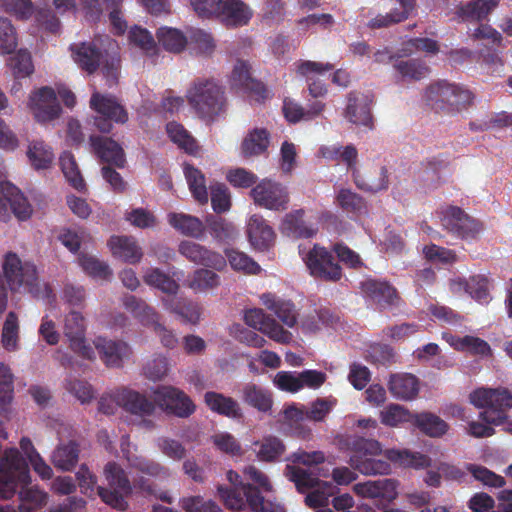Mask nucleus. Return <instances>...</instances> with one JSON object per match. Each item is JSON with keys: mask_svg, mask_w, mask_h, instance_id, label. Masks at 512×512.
<instances>
[{"mask_svg": "<svg viewBox=\"0 0 512 512\" xmlns=\"http://www.w3.org/2000/svg\"><path fill=\"white\" fill-rule=\"evenodd\" d=\"M108 246L114 257L130 264L139 262L143 256L136 240L130 236H112Z\"/></svg>", "mask_w": 512, "mask_h": 512, "instance_id": "30", "label": "nucleus"}, {"mask_svg": "<svg viewBox=\"0 0 512 512\" xmlns=\"http://www.w3.org/2000/svg\"><path fill=\"white\" fill-rule=\"evenodd\" d=\"M30 484L28 464L16 448L5 450L0 460V497L12 498L18 486L22 489Z\"/></svg>", "mask_w": 512, "mask_h": 512, "instance_id": "6", "label": "nucleus"}, {"mask_svg": "<svg viewBox=\"0 0 512 512\" xmlns=\"http://www.w3.org/2000/svg\"><path fill=\"white\" fill-rule=\"evenodd\" d=\"M30 106L38 122L45 123L58 118L61 106L57 94L51 87H42L30 97Z\"/></svg>", "mask_w": 512, "mask_h": 512, "instance_id": "16", "label": "nucleus"}, {"mask_svg": "<svg viewBox=\"0 0 512 512\" xmlns=\"http://www.w3.org/2000/svg\"><path fill=\"white\" fill-rule=\"evenodd\" d=\"M400 8H394L389 13L382 15L379 14L368 23L371 29H380L389 27L405 21L410 17L416 7V0H396Z\"/></svg>", "mask_w": 512, "mask_h": 512, "instance_id": "32", "label": "nucleus"}, {"mask_svg": "<svg viewBox=\"0 0 512 512\" xmlns=\"http://www.w3.org/2000/svg\"><path fill=\"white\" fill-rule=\"evenodd\" d=\"M4 277L11 290H17L22 285H33L37 279L34 264L22 263L16 253L8 252L3 262Z\"/></svg>", "mask_w": 512, "mask_h": 512, "instance_id": "15", "label": "nucleus"}, {"mask_svg": "<svg viewBox=\"0 0 512 512\" xmlns=\"http://www.w3.org/2000/svg\"><path fill=\"white\" fill-rule=\"evenodd\" d=\"M355 185L365 192L377 193L389 186L388 170L385 166H371L363 172L353 171Z\"/></svg>", "mask_w": 512, "mask_h": 512, "instance_id": "24", "label": "nucleus"}, {"mask_svg": "<svg viewBox=\"0 0 512 512\" xmlns=\"http://www.w3.org/2000/svg\"><path fill=\"white\" fill-rule=\"evenodd\" d=\"M241 396L244 403L261 412H268L272 408L273 399L270 391L254 383L245 384Z\"/></svg>", "mask_w": 512, "mask_h": 512, "instance_id": "36", "label": "nucleus"}, {"mask_svg": "<svg viewBox=\"0 0 512 512\" xmlns=\"http://www.w3.org/2000/svg\"><path fill=\"white\" fill-rule=\"evenodd\" d=\"M89 140L92 151L100 162L120 169L125 167V152L118 142L101 135H91Z\"/></svg>", "mask_w": 512, "mask_h": 512, "instance_id": "18", "label": "nucleus"}, {"mask_svg": "<svg viewBox=\"0 0 512 512\" xmlns=\"http://www.w3.org/2000/svg\"><path fill=\"white\" fill-rule=\"evenodd\" d=\"M107 48H100L96 42L71 44V57L77 66L87 74H94L101 68L109 87L118 81L120 56L116 41L107 38Z\"/></svg>", "mask_w": 512, "mask_h": 512, "instance_id": "2", "label": "nucleus"}, {"mask_svg": "<svg viewBox=\"0 0 512 512\" xmlns=\"http://www.w3.org/2000/svg\"><path fill=\"white\" fill-rule=\"evenodd\" d=\"M64 335L73 352L87 360L95 358L94 349L86 343L85 320L81 313L71 311L65 316Z\"/></svg>", "mask_w": 512, "mask_h": 512, "instance_id": "14", "label": "nucleus"}, {"mask_svg": "<svg viewBox=\"0 0 512 512\" xmlns=\"http://www.w3.org/2000/svg\"><path fill=\"white\" fill-rule=\"evenodd\" d=\"M286 477L295 484L298 492L306 493L318 487L321 481L307 470L296 465H287L285 468Z\"/></svg>", "mask_w": 512, "mask_h": 512, "instance_id": "49", "label": "nucleus"}, {"mask_svg": "<svg viewBox=\"0 0 512 512\" xmlns=\"http://www.w3.org/2000/svg\"><path fill=\"white\" fill-rule=\"evenodd\" d=\"M269 146V133L266 129L255 128L243 140L241 151L244 157L258 156Z\"/></svg>", "mask_w": 512, "mask_h": 512, "instance_id": "43", "label": "nucleus"}, {"mask_svg": "<svg viewBox=\"0 0 512 512\" xmlns=\"http://www.w3.org/2000/svg\"><path fill=\"white\" fill-rule=\"evenodd\" d=\"M454 84L438 81L430 84L424 95L426 104L437 114L445 115L447 100L453 97Z\"/></svg>", "mask_w": 512, "mask_h": 512, "instance_id": "31", "label": "nucleus"}, {"mask_svg": "<svg viewBox=\"0 0 512 512\" xmlns=\"http://www.w3.org/2000/svg\"><path fill=\"white\" fill-rule=\"evenodd\" d=\"M469 295L479 302H487L489 298L488 279L482 275L471 276L468 280L459 282Z\"/></svg>", "mask_w": 512, "mask_h": 512, "instance_id": "63", "label": "nucleus"}, {"mask_svg": "<svg viewBox=\"0 0 512 512\" xmlns=\"http://www.w3.org/2000/svg\"><path fill=\"white\" fill-rule=\"evenodd\" d=\"M372 99L357 91L347 95V106L344 111L345 118L355 124L373 129V116L371 113Z\"/></svg>", "mask_w": 512, "mask_h": 512, "instance_id": "21", "label": "nucleus"}, {"mask_svg": "<svg viewBox=\"0 0 512 512\" xmlns=\"http://www.w3.org/2000/svg\"><path fill=\"white\" fill-rule=\"evenodd\" d=\"M78 261L82 269L91 277L107 279L112 275L108 264L88 254H80Z\"/></svg>", "mask_w": 512, "mask_h": 512, "instance_id": "60", "label": "nucleus"}, {"mask_svg": "<svg viewBox=\"0 0 512 512\" xmlns=\"http://www.w3.org/2000/svg\"><path fill=\"white\" fill-rule=\"evenodd\" d=\"M453 346L456 350L482 357L490 356L492 352L490 345L485 340L470 335L457 338L453 342Z\"/></svg>", "mask_w": 512, "mask_h": 512, "instance_id": "55", "label": "nucleus"}, {"mask_svg": "<svg viewBox=\"0 0 512 512\" xmlns=\"http://www.w3.org/2000/svg\"><path fill=\"white\" fill-rule=\"evenodd\" d=\"M335 442L339 450L350 452V466L367 476L389 474V462L417 469L428 467L431 462L427 455L406 449H387L384 451L386 460L379 459L377 456L383 452L380 442L358 435H338Z\"/></svg>", "mask_w": 512, "mask_h": 512, "instance_id": "1", "label": "nucleus"}, {"mask_svg": "<svg viewBox=\"0 0 512 512\" xmlns=\"http://www.w3.org/2000/svg\"><path fill=\"white\" fill-rule=\"evenodd\" d=\"M353 490L357 495L365 498H381L388 490L395 492V483L392 479L367 481L355 484Z\"/></svg>", "mask_w": 512, "mask_h": 512, "instance_id": "53", "label": "nucleus"}, {"mask_svg": "<svg viewBox=\"0 0 512 512\" xmlns=\"http://www.w3.org/2000/svg\"><path fill=\"white\" fill-rule=\"evenodd\" d=\"M158 43L171 53L182 52L187 45V37L182 31L171 27H160L156 32Z\"/></svg>", "mask_w": 512, "mask_h": 512, "instance_id": "45", "label": "nucleus"}, {"mask_svg": "<svg viewBox=\"0 0 512 512\" xmlns=\"http://www.w3.org/2000/svg\"><path fill=\"white\" fill-rule=\"evenodd\" d=\"M205 227H207L211 236L218 242H229L234 240L237 236L235 226L217 215H208L205 218Z\"/></svg>", "mask_w": 512, "mask_h": 512, "instance_id": "42", "label": "nucleus"}, {"mask_svg": "<svg viewBox=\"0 0 512 512\" xmlns=\"http://www.w3.org/2000/svg\"><path fill=\"white\" fill-rule=\"evenodd\" d=\"M123 305L145 326H152L154 332L159 336L160 341L166 348L176 347L178 339L171 330H168L159 322V315L151 306L134 295H126L123 298Z\"/></svg>", "mask_w": 512, "mask_h": 512, "instance_id": "8", "label": "nucleus"}, {"mask_svg": "<svg viewBox=\"0 0 512 512\" xmlns=\"http://www.w3.org/2000/svg\"><path fill=\"white\" fill-rule=\"evenodd\" d=\"M179 253L189 261L199 265L221 270L226 266V259L220 253L209 250L206 247L192 242L182 241L179 244Z\"/></svg>", "mask_w": 512, "mask_h": 512, "instance_id": "23", "label": "nucleus"}, {"mask_svg": "<svg viewBox=\"0 0 512 512\" xmlns=\"http://www.w3.org/2000/svg\"><path fill=\"white\" fill-rule=\"evenodd\" d=\"M362 293L381 308L397 307L401 298L396 288L388 281L368 278L361 282Z\"/></svg>", "mask_w": 512, "mask_h": 512, "instance_id": "19", "label": "nucleus"}, {"mask_svg": "<svg viewBox=\"0 0 512 512\" xmlns=\"http://www.w3.org/2000/svg\"><path fill=\"white\" fill-rule=\"evenodd\" d=\"M470 402L477 408H485L479 414L482 421L499 426L508 419L512 393L506 388H479L470 394Z\"/></svg>", "mask_w": 512, "mask_h": 512, "instance_id": "4", "label": "nucleus"}, {"mask_svg": "<svg viewBox=\"0 0 512 512\" xmlns=\"http://www.w3.org/2000/svg\"><path fill=\"white\" fill-rule=\"evenodd\" d=\"M168 222L178 232L192 238L202 237L205 231V225L199 218L185 213H170Z\"/></svg>", "mask_w": 512, "mask_h": 512, "instance_id": "38", "label": "nucleus"}, {"mask_svg": "<svg viewBox=\"0 0 512 512\" xmlns=\"http://www.w3.org/2000/svg\"><path fill=\"white\" fill-rule=\"evenodd\" d=\"M453 97H449L447 100L445 115L454 116L458 113L466 110L474 100V96L471 91L465 89L459 85L454 84Z\"/></svg>", "mask_w": 512, "mask_h": 512, "instance_id": "58", "label": "nucleus"}, {"mask_svg": "<svg viewBox=\"0 0 512 512\" xmlns=\"http://www.w3.org/2000/svg\"><path fill=\"white\" fill-rule=\"evenodd\" d=\"M166 131L173 143H175L180 149H183L189 154H196L198 151V145L196 140L190 135V133L178 122L172 121L167 123Z\"/></svg>", "mask_w": 512, "mask_h": 512, "instance_id": "47", "label": "nucleus"}, {"mask_svg": "<svg viewBox=\"0 0 512 512\" xmlns=\"http://www.w3.org/2000/svg\"><path fill=\"white\" fill-rule=\"evenodd\" d=\"M80 454L79 444L70 440L67 443L57 445L51 455L54 467L62 471H71L78 463Z\"/></svg>", "mask_w": 512, "mask_h": 512, "instance_id": "34", "label": "nucleus"}, {"mask_svg": "<svg viewBox=\"0 0 512 512\" xmlns=\"http://www.w3.org/2000/svg\"><path fill=\"white\" fill-rule=\"evenodd\" d=\"M225 254L234 270L243 271L248 274H257L261 270L260 266L243 252L226 249Z\"/></svg>", "mask_w": 512, "mask_h": 512, "instance_id": "62", "label": "nucleus"}, {"mask_svg": "<svg viewBox=\"0 0 512 512\" xmlns=\"http://www.w3.org/2000/svg\"><path fill=\"white\" fill-rule=\"evenodd\" d=\"M337 202L347 213L361 215L367 212L364 198L350 189H341L337 195Z\"/></svg>", "mask_w": 512, "mask_h": 512, "instance_id": "59", "label": "nucleus"}, {"mask_svg": "<svg viewBox=\"0 0 512 512\" xmlns=\"http://www.w3.org/2000/svg\"><path fill=\"white\" fill-rule=\"evenodd\" d=\"M252 16L253 11L242 0H223L216 18L227 27H241L247 25Z\"/></svg>", "mask_w": 512, "mask_h": 512, "instance_id": "27", "label": "nucleus"}, {"mask_svg": "<svg viewBox=\"0 0 512 512\" xmlns=\"http://www.w3.org/2000/svg\"><path fill=\"white\" fill-rule=\"evenodd\" d=\"M404 407L398 404H390L380 414L381 422L390 427H397L401 423L409 422L412 424V416Z\"/></svg>", "mask_w": 512, "mask_h": 512, "instance_id": "64", "label": "nucleus"}, {"mask_svg": "<svg viewBox=\"0 0 512 512\" xmlns=\"http://www.w3.org/2000/svg\"><path fill=\"white\" fill-rule=\"evenodd\" d=\"M19 320L15 312L10 311L4 321L1 333V344L9 352L16 351L19 347Z\"/></svg>", "mask_w": 512, "mask_h": 512, "instance_id": "51", "label": "nucleus"}, {"mask_svg": "<svg viewBox=\"0 0 512 512\" xmlns=\"http://www.w3.org/2000/svg\"><path fill=\"white\" fill-rule=\"evenodd\" d=\"M254 445L258 448L256 450L257 458L263 462L278 461L285 452L283 442L273 436L265 437L261 441H256Z\"/></svg>", "mask_w": 512, "mask_h": 512, "instance_id": "48", "label": "nucleus"}, {"mask_svg": "<svg viewBox=\"0 0 512 512\" xmlns=\"http://www.w3.org/2000/svg\"><path fill=\"white\" fill-rule=\"evenodd\" d=\"M333 68L330 63L304 60L297 64V74L306 79L309 94L313 98H319L327 94V87L318 76L333 70Z\"/></svg>", "mask_w": 512, "mask_h": 512, "instance_id": "22", "label": "nucleus"}, {"mask_svg": "<svg viewBox=\"0 0 512 512\" xmlns=\"http://www.w3.org/2000/svg\"><path fill=\"white\" fill-rule=\"evenodd\" d=\"M442 225L462 239H474L482 230V224L470 217L463 209L449 206L442 212Z\"/></svg>", "mask_w": 512, "mask_h": 512, "instance_id": "13", "label": "nucleus"}, {"mask_svg": "<svg viewBox=\"0 0 512 512\" xmlns=\"http://www.w3.org/2000/svg\"><path fill=\"white\" fill-rule=\"evenodd\" d=\"M220 284L218 274L207 269H197L190 280L189 287L196 292H205L216 288Z\"/></svg>", "mask_w": 512, "mask_h": 512, "instance_id": "61", "label": "nucleus"}, {"mask_svg": "<svg viewBox=\"0 0 512 512\" xmlns=\"http://www.w3.org/2000/svg\"><path fill=\"white\" fill-rule=\"evenodd\" d=\"M247 235L251 245L259 250L268 249L275 239L273 228L261 215L257 214L252 215L248 221Z\"/></svg>", "mask_w": 512, "mask_h": 512, "instance_id": "28", "label": "nucleus"}, {"mask_svg": "<svg viewBox=\"0 0 512 512\" xmlns=\"http://www.w3.org/2000/svg\"><path fill=\"white\" fill-rule=\"evenodd\" d=\"M26 154L31 166L36 170L49 168L54 160L52 149L42 140L30 142Z\"/></svg>", "mask_w": 512, "mask_h": 512, "instance_id": "46", "label": "nucleus"}, {"mask_svg": "<svg viewBox=\"0 0 512 512\" xmlns=\"http://www.w3.org/2000/svg\"><path fill=\"white\" fill-rule=\"evenodd\" d=\"M103 475L106 486H98L97 494L110 507L124 511L128 507L127 498L132 494L133 486L120 464L109 461L105 464Z\"/></svg>", "mask_w": 512, "mask_h": 512, "instance_id": "5", "label": "nucleus"}, {"mask_svg": "<svg viewBox=\"0 0 512 512\" xmlns=\"http://www.w3.org/2000/svg\"><path fill=\"white\" fill-rule=\"evenodd\" d=\"M389 391L397 399L412 400L419 392L418 378L409 373L395 374L390 377Z\"/></svg>", "mask_w": 512, "mask_h": 512, "instance_id": "33", "label": "nucleus"}, {"mask_svg": "<svg viewBox=\"0 0 512 512\" xmlns=\"http://www.w3.org/2000/svg\"><path fill=\"white\" fill-rule=\"evenodd\" d=\"M393 66L402 78L414 81L425 78L430 72L426 63L420 59L396 60Z\"/></svg>", "mask_w": 512, "mask_h": 512, "instance_id": "52", "label": "nucleus"}, {"mask_svg": "<svg viewBox=\"0 0 512 512\" xmlns=\"http://www.w3.org/2000/svg\"><path fill=\"white\" fill-rule=\"evenodd\" d=\"M154 402L168 414L186 418L195 411L192 400L181 390L172 386H160L154 390Z\"/></svg>", "mask_w": 512, "mask_h": 512, "instance_id": "11", "label": "nucleus"}, {"mask_svg": "<svg viewBox=\"0 0 512 512\" xmlns=\"http://www.w3.org/2000/svg\"><path fill=\"white\" fill-rule=\"evenodd\" d=\"M189 105L205 120H214L227 109L224 89L213 79L197 78L186 92Z\"/></svg>", "mask_w": 512, "mask_h": 512, "instance_id": "3", "label": "nucleus"}, {"mask_svg": "<svg viewBox=\"0 0 512 512\" xmlns=\"http://www.w3.org/2000/svg\"><path fill=\"white\" fill-rule=\"evenodd\" d=\"M32 206L18 187L9 181H0V220L7 222L12 212L19 220L32 215Z\"/></svg>", "mask_w": 512, "mask_h": 512, "instance_id": "10", "label": "nucleus"}, {"mask_svg": "<svg viewBox=\"0 0 512 512\" xmlns=\"http://www.w3.org/2000/svg\"><path fill=\"white\" fill-rule=\"evenodd\" d=\"M164 307L179 315L185 322L197 324L201 316V307L198 303L188 301L176 296L163 298Z\"/></svg>", "mask_w": 512, "mask_h": 512, "instance_id": "35", "label": "nucleus"}, {"mask_svg": "<svg viewBox=\"0 0 512 512\" xmlns=\"http://www.w3.org/2000/svg\"><path fill=\"white\" fill-rule=\"evenodd\" d=\"M304 210L299 209L286 214L281 230L283 234L293 238H310L316 230L304 221Z\"/></svg>", "mask_w": 512, "mask_h": 512, "instance_id": "37", "label": "nucleus"}, {"mask_svg": "<svg viewBox=\"0 0 512 512\" xmlns=\"http://www.w3.org/2000/svg\"><path fill=\"white\" fill-rule=\"evenodd\" d=\"M499 4V0H474L460 7L459 16L464 21L484 20Z\"/></svg>", "mask_w": 512, "mask_h": 512, "instance_id": "44", "label": "nucleus"}, {"mask_svg": "<svg viewBox=\"0 0 512 512\" xmlns=\"http://www.w3.org/2000/svg\"><path fill=\"white\" fill-rule=\"evenodd\" d=\"M8 66L17 79L28 77L34 72L31 54L25 49H20L12 55L8 60Z\"/></svg>", "mask_w": 512, "mask_h": 512, "instance_id": "57", "label": "nucleus"}, {"mask_svg": "<svg viewBox=\"0 0 512 512\" xmlns=\"http://www.w3.org/2000/svg\"><path fill=\"white\" fill-rule=\"evenodd\" d=\"M250 69L248 62L237 60L231 73V87L247 93L259 102L267 97V89L262 82L251 76Z\"/></svg>", "mask_w": 512, "mask_h": 512, "instance_id": "17", "label": "nucleus"}, {"mask_svg": "<svg viewBox=\"0 0 512 512\" xmlns=\"http://www.w3.org/2000/svg\"><path fill=\"white\" fill-rule=\"evenodd\" d=\"M116 401L117 405L126 412L138 416H149L155 410L154 402L150 401L145 395L128 388L116 391Z\"/></svg>", "mask_w": 512, "mask_h": 512, "instance_id": "25", "label": "nucleus"}, {"mask_svg": "<svg viewBox=\"0 0 512 512\" xmlns=\"http://www.w3.org/2000/svg\"><path fill=\"white\" fill-rule=\"evenodd\" d=\"M90 107L99 116L95 117L94 125L102 133L112 130V122L124 124L128 120V113L114 96L94 92L90 98Z\"/></svg>", "mask_w": 512, "mask_h": 512, "instance_id": "9", "label": "nucleus"}, {"mask_svg": "<svg viewBox=\"0 0 512 512\" xmlns=\"http://www.w3.org/2000/svg\"><path fill=\"white\" fill-rule=\"evenodd\" d=\"M299 253L310 275L314 278L326 282H338L343 277L342 267L335 260L332 252L325 247L314 244L306 253L300 247Z\"/></svg>", "mask_w": 512, "mask_h": 512, "instance_id": "7", "label": "nucleus"}, {"mask_svg": "<svg viewBox=\"0 0 512 512\" xmlns=\"http://www.w3.org/2000/svg\"><path fill=\"white\" fill-rule=\"evenodd\" d=\"M62 172L70 185L78 191L85 189V182L81 176L76 160L71 152H63L60 156Z\"/></svg>", "mask_w": 512, "mask_h": 512, "instance_id": "54", "label": "nucleus"}, {"mask_svg": "<svg viewBox=\"0 0 512 512\" xmlns=\"http://www.w3.org/2000/svg\"><path fill=\"white\" fill-rule=\"evenodd\" d=\"M247 487H253V485L247 483L241 484V487L218 486L217 491L227 509L240 511L248 506Z\"/></svg>", "mask_w": 512, "mask_h": 512, "instance_id": "41", "label": "nucleus"}, {"mask_svg": "<svg viewBox=\"0 0 512 512\" xmlns=\"http://www.w3.org/2000/svg\"><path fill=\"white\" fill-rule=\"evenodd\" d=\"M143 279L147 285L158 288L162 292L168 294V297L175 296L179 289V284L159 268L148 269L145 272Z\"/></svg>", "mask_w": 512, "mask_h": 512, "instance_id": "50", "label": "nucleus"}, {"mask_svg": "<svg viewBox=\"0 0 512 512\" xmlns=\"http://www.w3.org/2000/svg\"><path fill=\"white\" fill-rule=\"evenodd\" d=\"M100 359L110 368H120L125 359L132 354L130 346L122 340H112L105 337H97L94 340Z\"/></svg>", "mask_w": 512, "mask_h": 512, "instance_id": "20", "label": "nucleus"}, {"mask_svg": "<svg viewBox=\"0 0 512 512\" xmlns=\"http://www.w3.org/2000/svg\"><path fill=\"white\" fill-rule=\"evenodd\" d=\"M262 304L273 312L286 326L292 328L297 323V312L291 300L283 299L273 293H264L260 297Z\"/></svg>", "mask_w": 512, "mask_h": 512, "instance_id": "29", "label": "nucleus"}, {"mask_svg": "<svg viewBox=\"0 0 512 512\" xmlns=\"http://www.w3.org/2000/svg\"><path fill=\"white\" fill-rule=\"evenodd\" d=\"M412 425L430 437H441L449 428L444 420L431 412L415 413L412 416Z\"/></svg>", "mask_w": 512, "mask_h": 512, "instance_id": "39", "label": "nucleus"}, {"mask_svg": "<svg viewBox=\"0 0 512 512\" xmlns=\"http://www.w3.org/2000/svg\"><path fill=\"white\" fill-rule=\"evenodd\" d=\"M251 197L255 204L273 211L286 210L289 193L282 184L264 179L251 189Z\"/></svg>", "mask_w": 512, "mask_h": 512, "instance_id": "12", "label": "nucleus"}, {"mask_svg": "<svg viewBox=\"0 0 512 512\" xmlns=\"http://www.w3.org/2000/svg\"><path fill=\"white\" fill-rule=\"evenodd\" d=\"M125 457L132 468L143 474L156 478H168L170 476L169 469L154 460L144 457H134L131 459L128 453L125 454Z\"/></svg>", "mask_w": 512, "mask_h": 512, "instance_id": "56", "label": "nucleus"}, {"mask_svg": "<svg viewBox=\"0 0 512 512\" xmlns=\"http://www.w3.org/2000/svg\"><path fill=\"white\" fill-rule=\"evenodd\" d=\"M204 403L213 413L230 419L239 420L244 416L240 403L220 392L207 391L204 394Z\"/></svg>", "mask_w": 512, "mask_h": 512, "instance_id": "26", "label": "nucleus"}, {"mask_svg": "<svg viewBox=\"0 0 512 512\" xmlns=\"http://www.w3.org/2000/svg\"><path fill=\"white\" fill-rule=\"evenodd\" d=\"M183 171L194 199L200 204H206L209 197L204 174L189 163L184 164Z\"/></svg>", "mask_w": 512, "mask_h": 512, "instance_id": "40", "label": "nucleus"}]
</instances>
